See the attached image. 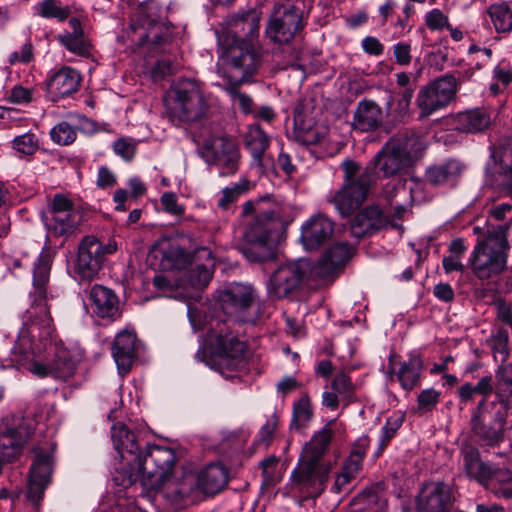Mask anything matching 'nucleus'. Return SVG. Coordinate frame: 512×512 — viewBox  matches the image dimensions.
Here are the masks:
<instances>
[{
  "label": "nucleus",
  "instance_id": "obj_52",
  "mask_svg": "<svg viewBox=\"0 0 512 512\" xmlns=\"http://www.w3.org/2000/svg\"><path fill=\"white\" fill-rule=\"evenodd\" d=\"M403 424V416H391L387 419L385 425L381 429L380 448L383 449L388 445L394 437L398 429Z\"/></svg>",
  "mask_w": 512,
  "mask_h": 512
},
{
  "label": "nucleus",
  "instance_id": "obj_25",
  "mask_svg": "<svg viewBox=\"0 0 512 512\" xmlns=\"http://www.w3.org/2000/svg\"><path fill=\"white\" fill-rule=\"evenodd\" d=\"M352 254V246L345 242L335 243L324 253L318 263L313 265L315 276L320 278L332 276L350 260Z\"/></svg>",
  "mask_w": 512,
  "mask_h": 512
},
{
  "label": "nucleus",
  "instance_id": "obj_50",
  "mask_svg": "<svg viewBox=\"0 0 512 512\" xmlns=\"http://www.w3.org/2000/svg\"><path fill=\"white\" fill-rule=\"evenodd\" d=\"M244 190L245 188L241 184H234L233 186L223 188L217 197L216 207L223 211H228Z\"/></svg>",
  "mask_w": 512,
  "mask_h": 512
},
{
  "label": "nucleus",
  "instance_id": "obj_60",
  "mask_svg": "<svg viewBox=\"0 0 512 512\" xmlns=\"http://www.w3.org/2000/svg\"><path fill=\"white\" fill-rule=\"evenodd\" d=\"M161 204L165 211L173 215H183L184 207L178 204L177 196L172 192L164 193L160 198Z\"/></svg>",
  "mask_w": 512,
  "mask_h": 512
},
{
  "label": "nucleus",
  "instance_id": "obj_14",
  "mask_svg": "<svg viewBox=\"0 0 512 512\" xmlns=\"http://www.w3.org/2000/svg\"><path fill=\"white\" fill-rule=\"evenodd\" d=\"M200 157L210 166H215L220 176L237 172L240 154L235 143L226 137H209L198 148Z\"/></svg>",
  "mask_w": 512,
  "mask_h": 512
},
{
  "label": "nucleus",
  "instance_id": "obj_56",
  "mask_svg": "<svg viewBox=\"0 0 512 512\" xmlns=\"http://www.w3.org/2000/svg\"><path fill=\"white\" fill-rule=\"evenodd\" d=\"M496 392L512 388V363L502 364L496 372Z\"/></svg>",
  "mask_w": 512,
  "mask_h": 512
},
{
  "label": "nucleus",
  "instance_id": "obj_21",
  "mask_svg": "<svg viewBox=\"0 0 512 512\" xmlns=\"http://www.w3.org/2000/svg\"><path fill=\"white\" fill-rule=\"evenodd\" d=\"M334 223L323 213L313 214L301 226L300 240L306 250H316L332 235Z\"/></svg>",
  "mask_w": 512,
  "mask_h": 512
},
{
  "label": "nucleus",
  "instance_id": "obj_47",
  "mask_svg": "<svg viewBox=\"0 0 512 512\" xmlns=\"http://www.w3.org/2000/svg\"><path fill=\"white\" fill-rule=\"evenodd\" d=\"M58 41L70 52L85 55L89 52V45L84 34L65 32L57 36Z\"/></svg>",
  "mask_w": 512,
  "mask_h": 512
},
{
  "label": "nucleus",
  "instance_id": "obj_51",
  "mask_svg": "<svg viewBox=\"0 0 512 512\" xmlns=\"http://www.w3.org/2000/svg\"><path fill=\"white\" fill-rule=\"evenodd\" d=\"M137 143L138 142L132 138H120L114 142L113 150L116 155L129 162L135 156Z\"/></svg>",
  "mask_w": 512,
  "mask_h": 512
},
{
  "label": "nucleus",
  "instance_id": "obj_64",
  "mask_svg": "<svg viewBox=\"0 0 512 512\" xmlns=\"http://www.w3.org/2000/svg\"><path fill=\"white\" fill-rule=\"evenodd\" d=\"M363 51L369 55L380 56L384 52V45L373 36H366L361 41Z\"/></svg>",
  "mask_w": 512,
  "mask_h": 512
},
{
  "label": "nucleus",
  "instance_id": "obj_54",
  "mask_svg": "<svg viewBox=\"0 0 512 512\" xmlns=\"http://www.w3.org/2000/svg\"><path fill=\"white\" fill-rule=\"evenodd\" d=\"M495 484L498 486H490L491 489L498 497L504 498L506 500H512V476L510 473L503 471V474L500 476V480H495Z\"/></svg>",
  "mask_w": 512,
  "mask_h": 512
},
{
  "label": "nucleus",
  "instance_id": "obj_10",
  "mask_svg": "<svg viewBox=\"0 0 512 512\" xmlns=\"http://www.w3.org/2000/svg\"><path fill=\"white\" fill-rule=\"evenodd\" d=\"M315 276L313 264L307 259L284 263L276 268L267 283V292L272 299H282L298 290Z\"/></svg>",
  "mask_w": 512,
  "mask_h": 512
},
{
  "label": "nucleus",
  "instance_id": "obj_58",
  "mask_svg": "<svg viewBox=\"0 0 512 512\" xmlns=\"http://www.w3.org/2000/svg\"><path fill=\"white\" fill-rule=\"evenodd\" d=\"M496 405L502 406V411L509 418L512 416V388L495 392L494 399L492 400ZM510 428H512V418L509 419Z\"/></svg>",
  "mask_w": 512,
  "mask_h": 512
},
{
  "label": "nucleus",
  "instance_id": "obj_16",
  "mask_svg": "<svg viewBox=\"0 0 512 512\" xmlns=\"http://www.w3.org/2000/svg\"><path fill=\"white\" fill-rule=\"evenodd\" d=\"M34 431L33 421L24 417L7 419L0 427V465L14 461Z\"/></svg>",
  "mask_w": 512,
  "mask_h": 512
},
{
  "label": "nucleus",
  "instance_id": "obj_39",
  "mask_svg": "<svg viewBox=\"0 0 512 512\" xmlns=\"http://www.w3.org/2000/svg\"><path fill=\"white\" fill-rule=\"evenodd\" d=\"M139 44H151L160 47L167 44L171 39V30L164 23L154 24L146 28L138 29Z\"/></svg>",
  "mask_w": 512,
  "mask_h": 512
},
{
  "label": "nucleus",
  "instance_id": "obj_32",
  "mask_svg": "<svg viewBox=\"0 0 512 512\" xmlns=\"http://www.w3.org/2000/svg\"><path fill=\"white\" fill-rule=\"evenodd\" d=\"M136 336L132 332L122 331L116 335L112 355L121 374H126L135 358Z\"/></svg>",
  "mask_w": 512,
  "mask_h": 512
},
{
  "label": "nucleus",
  "instance_id": "obj_9",
  "mask_svg": "<svg viewBox=\"0 0 512 512\" xmlns=\"http://www.w3.org/2000/svg\"><path fill=\"white\" fill-rule=\"evenodd\" d=\"M492 400L482 399L471 416V430L483 444L493 446L503 439L508 417Z\"/></svg>",
  "mask_w": 512,
  "mask_h": 512
},
{
  "label": "nucleus",
  "instance_id": "obj_24",
  "mask_svg": "<svg viewBox=\"0 0 512 512\" xmlns=\"http://www.w3.org/2000/svg\"><path fill=\"white\" fill-rule=\"evenodd\" d=\"M259 21V16L254 10L231 15L227 21L226 42H251L258 35Z\"/></svg>",
  "mask_w": 512,
  "mask_h": 512
},
{
  "label": "nucleus",
  "instance_id": "obj_19",
  "mask_svg": "<svg viewBox=\"0 0 512 512\" xmlns=\"http://www.w3.org/2000/svg\"><path fill=\"white\" fill-rule=\"evenodd\" d=\"M34 459L29 470V483L26 498L31 505L38 509L45 490L52 481L54 459L50 452L36 449Z\"/></svg>",
  "mask_w": 512,
  "mask_h": 512
},
{
  "label": "nucleus",
  "instance_id": "obj_49",
  "mask_svg": "<svg viewBox=\"0 0 512 512\" xmlns=\"http://www.w3.org/2000/svg\"><path fill=\"white\" fill-rule=\"evenodd\" d=\"M354 388L351 378L344 372L336 374L331 382V389L339 395L341 400L346 402L352 399Z\"/></svg>",
  "mask_w": 512,
  "mask_h": 512
},
{
  "label": "nucleus",
  "instance_id": "obj_27",
  "mask_svg": "<svg viewBox=\"0 0 512 512\" xmlns=\"http://www.w3.org/2000/svg\"><path fill=\"white\" fill-rule=\"evenodd\" d=\"M462 173L459 161L450 159L426 168L425 181L434 187H454Z\"/></svg>",
  "mask_w": 512,
  "mask_h": 512
},
{
  "label": "nucleus",
  "instance_id": "obj_26",
  "mask_svg": "<svg viewBox=\"0 0 512 512\" xmlns=\"http://www.w3.org/2000/svg\"><path fill=\"white\" fill-rule=\"evenodd\" d=\"M92 313L100 318L115 319L119 313L117 295L109 288L94 285L89 293Z\"/></svg>",
  "mask_w": 512,
  "mask_h": 512
},
{
  "label": "nucleus",
  "instance_id": "obj_17",
  "mask_svg": "<svg viewBox=\"0 0 512 512\" xmlns=\"http://www.w3.org/2000/svg\"><path fill=\"white\" fill-rule=\"evenodd\" d=\"M255 300L254 290L242 283L228 284L219 295V302L224 312L241 322H255L257 312L250 314Z\"/></svg>",
  "mask_w": 512,
  "mask_h": 512
},
{
  "label": "nucleus",
  "instance_id": "obj_1",
  "mask_svg": "<svg viewBox=\"0 0 512 512\" xmlns=\"http://www.w3.org/2000/svg\"><path fill=\"white\" fill-rule=\"evenodd\" d=\"M52 260L50 250L44 249L34 264L30 304L22 314V328L11 348L10 362L12 366L24 368L39 377L51 375L66 380L74 374L75 363L65 352L59 353L48 366L35 360L36 354L46 348L54 332L48 304L54 298L48 287Z\"/></svg>",
  "mask_w": 512,
  "mask_h": 512
},
{
  "label": "nucleus",
  "instance_id": "obj_2",
  "mask_svg": "<svg viewBox=\"0 0 512 512\" xmlns=\"http://www.w3.org/2000/svg\"><path fill=\"white\" fill-rule=\"evenodd\" d=\"M421 149L419 136L414 132H404L390 138L363 170L357 162L344 160L341 164L343 185L329 197V202L342 217L350 216L366 200L376 177L402 174L414 164Z\"/></svg>",
  "mask_w": 512,
  "mask_h": 512
},
{
  "label": "nucleus",
  "instance_id": "obj_6",
  "mask_svg": "<svg viewBox=\"0 0 512 512\" xmlns=\"http://www.w3.org/2000/svg\"><path fill=\"white\" fill-rule=\"evenodd\" d=\"M209 338L219 359L218 365L222 375L231 378L233 376L226 375L225 370L238 372L246 368L249 359L248 345L239 338L238 333L233 331L227 321L211 323Z\"/></svg>",
  "mask_w": 512,
  "mask_h": 512
},
{
  "label": "nucleus",
  "instance_id": "obj_36",
  "mask_svg": "<svg viewBox=\"0 0 512 512\" xmlns=\"http://www.w3.org/2000/svg\"><path fill=\"white\" fill-rule=\"evenodd\" d=\"M457 129L467 133L484 131L491 124L490 114L483 109L461 112L456 117Z\"/></svg>",
  "mask_w": 512,
  "mask_h": 512
},
{
  "label": "nucleus",
  "instance_id": "obj_8",
  "mask_svg": "<svg viewBox=\"0 0 512 512\" xmlns=\"http://www.w3.org/2000/svg\"><path fill=\"white\" fill-rule=\"evenodd\" d=\"M223 75L228 81L250 82L261 64V54L252 42H229L221 54Z\"/></svg>",
  "mask_w": 512,
  "mask_h": 512
},
{
  "label": "nucleus",
  "instance_id": "obj_40",
  "mask_svg": "<svg viewBox=\"0 0 512 512\" xmlns=\"http://www.w3.org/2000/svg\"><path fill=\"white\" fill-rule=\"evenodd\" d=\"M488 14L497 32L509 33L512 31V10L507 4L491 5Z\"/></svg>",
  "mask_w": 512,
  "mask_h": 512
},
{
  "label": "nucleus",
  "instance_id": "obj_55",
  "mask_svg": "<svg viewBox=\"0 0 512 512\" xmlns=\"http://www.w3.org/2000/svg\"><path fill=\"white\" fill-rule=\"evenodd\" d=\"M327 128L323 126H315L300 136L303 144L309 145H323L327 138Z\"/></svg>",
  "mask_w": 512,
  "mask_h": 512
},
{
  "label": "nucleus",
  "instance_id": "obj_3",
  "mask_svg": "<svg viewBox=\"0 0 512 512\" xmlns=\"http://www.w3.org/2000/svg\"><path fill=\"white\" fill-rule=\"evenodd\" d=\"M114 448L121 459V469L128 482L140 477L146 485L155 487L167 467L174 460V450L159 445L143 444L123 423H115L111 428Z\"/></svg>",
  "mask_w": 512,
  "mask_h": 512
},
{
  "label": "nucleus",
  "instance_id": "obj_45",
  "mask_svg": "<svg viewBox=\"0 0 512 512\" xmlns=\"http://www.w3.org/2000/svg\"><path fill=\"white\" fill-rule=\"evenodd\" d=\"M50 137L58 145L72 144L76 140L77 134L71 118L69 117L68 121H62L55 125L50 131Z\"/></svg>",
  "mask_w": 512,
  "mask_h": 512
},
{
  "label": "nucleus",
  "instance_id": "obj_61",
  "mask_svg": "<svg viewBox=\"0 0 512 512\" xmlns=\"http://www.w3.org/2000/svg\"><path fill=\"white\" fill-rule=\"evenodd\" d=\"M463 465L466 474H469L481 461L478 449L473 446H465L462 449Z\"/></svg>",
  "mask_w": 512,
  "mask_h": 512
},
{
  "label": "nucleus",
  "instance_id": "obj_35",
  "mask_svg": "<svg viewBox=\"0 0 512 512\" xmlns=\"http://www.w3.org/2000/svg\"><path fill=\"white\" fill-rule=\"evenodd\" d=\"M332 437L333 430L331 423H328L305 445L301 459L314 464H326L321 462V458L326 453Z\"/></svg>",
  "mask_w": 512,
  "mask_h": 512
},
{
  "label": "nucleus",
  "instance_id": "obj_34",
  "mask_svg": "<svg viewBox=\"0 0 512 512\" xmlns=\"http://www.w3.org/2000/svg\"><path fill=\"white\" fill-rule=\"evenodd\" d=\"M196 478L200 491L208 495H214L226 486L228 471L222 464L213 463L206 466Z\"/></svg>",
  "mask_w": 512,
  "mask_h": 512
},
{
  "label": "nucleus",
  "instance_id": "obj_44",
  "mask_svg": "<svg viewBox=\"0 0 512 512\" xmlns=\"http://www.w3.org/2000/svg\"><path fill=\"white\" fill-rule=\"evenodd\" d=\"M367 439H360L352 448L348 458L344 462L342 470L348 475L356 477L362 467V461L366 454Z\"/></svg>",
  "mask_w": 512,
  "mask_h": 512
},
{
  "label": "nucleus",
  "instance_id": "obj_48",
  "mask_svg": "<svg viewBox=\"0 0 512 512\" xmlns=\"http://www.w3.org/2000/svg\"><path fill=\"white\" fill-rule=\"evenodd\" d=\"M12 146L20 156H30L38 150L39 141L35 134L24 133L13 139Z\"/></svg>",
  "mask_w": 512,
  "mask_h": 512
},
{
  "label": "nucleus",
  "instance_id": "obj_42",
  "mask_svg": "<svg viewBox=\"0 0 512 512\" xmlns=\"http://www.w3.org/2000/svg\"><path fill=\"white\" fill-rule=\"evenodd\" d=\"M503 470L495 467L494 465L480 461L476 467L467 474L471 479L476 480L478 483L489 488L494 485L495 480H500Z\"/></svg>",
  "mask_w": 512,
  "mask_h": 512
},
{
  "label": "nucleus",
  "instance_id": "obj_41",
  "mask_svg": "<svg viewBox=\"0 0 512 512\" xmlns=\"http://www.w3.org/2000/svg\"><path fill=\"white\" fill-rule=\"evenodd\" d=\"M244 82L228 81L224 90L229 95L233 105H237L239 110L245 114L254 112V102L250 95L239 90V86Z\"/></svg>",
  "mask_w": 512,
  "mask_h": 512
},
{
  "label": "nucleus",
  "instance_id": "obj_30",
  "mask_svg": "<svg viewBox=\"0 0 512 512\" xmlns=\"http://www.w3.org/2000/svg\"><path fill=\"white\" fill-rule=\"evenodd\" d=\"M414 90L405 88L400 90L395 97H390L386 104L387 122L389 129L399 124H404L410 117V103Z\"/></svg>",
  "mask_w": 512,
  "mask_h": 512
},
{
  "label": "nucleus",
  "instance_id": "obj_46",
  "mask_svg": "<svg viewBox=\"0 0 512 512\" xmlns=\"http://www.w3.org/2000/svg\"><path fill=\"white\" fill-rule=\"evenodd\" d=\"M35 9L38 15L43 18H56L59 21H64L70 14L69 7H62L56 0H43L39 2Z\"/></svg>",
  "mask_w": 512,
  "mask_h": 512
},
{
  "label": "nucleus",
  "instance_id": "obj_38",
  "mask_svg": "<svg viewBox=\"0 0 512 512\" xmlns=\"http://www.w3.org/2000/svg\"><path fill=\"white\" fill-rule=\"evenodd\" d=\"M313 417L314 413L310 397L304 393L298 401L293 403L290 429L301 431L307 428Z\"/></svg>",
  "mask_w": 512,
  "mask_h": 512
},
{
  "label": "nucleus",
  "instance_id": "obj_7",
  "mask_svg": "<svg viewBox=\"0 0 512 512\" xmlns=\"http://www.w3.org/2000/svg\"><path fill=\"white\" fill-rule=\"evenodd\" d=\"M166 103L171 119L179 123L196 122L208 109L199 83L192 79L178 80L168 92Z\"/></svg>",
  "mask_w": 512,
  "mask_h": 512
},
{
  "label": "nucleus",
  "instance_id": "obj_37",
  "mask_svg": "<svg viewBox=\"0 0 512 512\" xmlns=\"http://www.w3.org/2000/svg\"><path fill=\"white\" fill-rule=\"evenodd\" d=\"M136 17V20L131 24V29L135 33L138 32V29L162 23V9L155 0H148L138 7Z\"/></svg>",
  "mask_w": 512,
  "mask_h": 512
},
{
  "label": "nucleus",
  "instance_id": "obj_62",
  "mask_svg": "<svg viewBox=\"0 0 512 512\" xmlns=\"http://www.w3.org/2000/svg\"><path fill=\"white\" fill-rule=\"evenodd\" d=\"M493 79L507 86L512 82V67L509 63L502 61L493 69Z\"/></svg>",
  "mask_w": 512,
  "mask_h": 512
},
{
  "label": "nucleus",
  "instance_id": "obj_29",
  "mask_svg": "<svg viewBox=\"0 0 512 512\" xmlns=\"http://www.w3.org/2000/svg\"><path fill=\"white\" fill-rule=\"evenodd\" d=\"M386 217L376 206H369L361 210L351 222L350 232L354 237L360 238L386 225Z\"/></svg>",
  "mask_w": 512,
  "mask_h": 512
},
{
  "label": "nucleus",
  "instance_id": "obj_13",
  "mask_svg": "<svg viewBox=\"0 0 512 512\" xmlns=\"http://www.w3.org/2000/svg\"><path fill=\"white\" fill-rule=\"evenodd\" d=\"M303 11L290 2L275 7L266 26V36L276 44L289 43L304 29Z\"/></svg>",
  "mask_w": 512,
  "mask_h": 512
},
{
  "label": "nucleus",
  "instance_id": "obj_20",
  "mask_svg": "<svg viewBox=\"0 0 512 512\" xmlns=\"http://www.w3.org/2000/svg\"><path fill=\"white\" fill-rule=\"evenodd\" d=\"M331 464H314L302 460L291 474L294 489L308 497H318L326 488Z\"/></svg>",
  "mask_w": 512,
  "mask_h": 512
},
{
  "label": "nucleus",
  "instance_id": "obj_4",
  "mask_svg": "<svg viewBox=\"0 0 512 512\" xmlns=\"http://www.w3.org/2000/svg\"><path fill=\"white\" fill-rule=\"evenodd\" d=\"M251 214L255 217L245 231L248 246L243 249V253L250 261L262 262L272 256V246L280 239L293 217L288 205L271 197L245 202L242 215Z\"/></svg>",
  "mask_w": 512,
  "mask_h": 512
},
{
  "label": "nucleus",
  "instance_id": "obj_63",
  "mask_svg": "<svg viewBox=\"0 0 512 512\" xmlns=\"http://www.w3.org/2000/svg\"><path fill=\"white\" fill-rule=\"evenodd\" d=\"M507 335H499L492 345L493 355L496 361L505 362L508 357Z\"/></svg>",
  "mask_w": 512,
  "mask_h": 512
},
{
  "label": "nucleus",
  "instance_id": "obj_11",
  "mask_svg": "<svg viewBox=\"0 0 512 512\" xmlns=\"http://www.w3.org/2000/svg\"><path fill=\"white\" fill-rule=\"evenodd\" d=\"M116 250L115 242L104 244L94 236H85L78 247L74 278L80 283H90L98 276L106 256Z\"/></svg>",
  "mask_w": 512,
  "mask_h": 512
},
{
  "label": "nucleus",
  "instance_id": "obj_59",
  "mask_svg": "<svg viewBox=\"0 0 512 512\" xmlns=\"http://www.w3.org/2000/svg\"><path fill=\"white\" fill-rule=\"evenodd\" d=\"M395 61L400 66H407L411 63V45L406 42H398L392 47Z\"/></svg>",
  "mask_w": 512,
  "mask_h": 512
},
{
  "label": "nucleus",
  "instance_id": "obj_31",
  "mask_svg": "<svg viewBox=\"0 0 512 512\" xmlns=\"http://www.w3.org/2000/svg\"><path fill=\"white\" fill-rule=\"evenodd\" d=\"M383 113L380 106L372 100H361L354 111L353 125L362 132L374 131L380 127Z\"/></svg>",
  "mask_w": 512,
  "mask_h": 512
},
{
  "label": "nucleus",
  "instance_id": "obj_18",
  "mask_svg": "<svg viewBox=\"0 0 512 512\" xmlns=\"http://www.w3.org/2000/svg\"><path fill=\"white\" fill-rule=\"evenodd\" d=\"M176 463V454L174 453V460L167 467H162L163 474L158 480V485L150 487L141 481L143 487L148 491H162L164 496L174 503H180L187 499H193L194 493L199 490L198 482L195 475L188 473L181 478H175L171 475V470Z\"/></svg>",
  "mask_w": 512,
  "mask_h": 512
},
{
  "label": "nucleus",
  "instance_id": "obj_33",
  "mask_svg": "<svg viewBox=\"0 0 512 512\" xmlns=\"http://www.w3.org/2000/svg\"><path fill=\"white\" fill-rule=\"evenodd\" d=\"M81 76L77 70L64 66L50 78L48 91L54 98H63L78 90Z\"/></svg>",
  "mask_w": 512,
  "mask_h": 512
},
{
  "label": "nucleus",
  "instance_id": "obj_5",
  "mask_svg": "<svg viewBox=\"0 0 512 512\" xmlns=\"http://www.w3.org/2000/svg\"><path fill=\"white\" fill-rule=\"evenodd\" d=\"M507 224L498 225L488 229L482 238H478L468 260L475 277L487 280L499 275L506 267L507 251Z\"/></svg>",
  "mask_w": 512,
  "mask_h": 512
},
{
  "label": "nucleus",
  "instance_id": "obj_57",
  "mask_svg": "<svg viewBox=\"0 0 512 512\" xmlns=\"http://www.w3.org/2000/svg\"><path fill=\"white\" fill-rule=\"evenodd\" d=\"M425 22L431 30H442L449 24L448 17L440 9H432L425 16Z\"/></svg>",
  "mask_w": 512,
  "mask_h": 512
},
{
  "label": "nucleus",
  "instance_id": "obj_43",
  "mask_svg": "<svg viewBox=\"0 0 512 512\" xmlns=\"http://www.w3.org/2000/svg\"><path fill=\"white\" fill-rule=\"evenodd\" d=\"M213 276V270L205 265H195L187 270L184 282L195 290L204 289Z\"/></svg>",
  "mask_w": 512,
  "mask_h": 512
},
{
  "label": "nucleus",
  "instance_id": "obj_23",
  "mask_svg": "<svg viewBox=\"0 0 512 512\" xmlns=\"http://www.w3.org/2000/svg\"><path fill=\"white\" fill-rule=\"evenodd\" d=\"M269 145L270 138L261 126L257 123L249 125L245 135V146L252 157L251 166L258 174H263L272 164L271 159L265 154Z\"/></svg>",
  "mask_w": 512,
  "mask_h": 512
},
{
  "label": "nucleus",
  "instance_id": "obj_53",
  "mask_svg": "<svg viewBox=\"0 0 512 512\" xmlns=\"http://www.w3.org/2000/svg\"><path fill=\"white\" fill-rule=\"evenodd\" d=\"M440 399V392L433 388L423 390L417 398L418 411L420 413H426L432 411L433 408L438 404Z\"/></svg>",
  "mask_w": 512,
  "mask_h": 512
},
{
  "label": "nucleus",
  "instance_id": "obj_28",
  "mask_svg": "<svg viewBox=\"0 0 512 512\" xmlns=\"http://www.w3.org/2000/svg\"><path fill=\"white\" fill-rule=\"evenodd\" d=\"M422 371V358L419 354L411 353L407 361L400 363L398 370L392 367L388 375L390 380L395 376L405 391H411L419 384Z\"/></svg>",
  "mask_w": 512,
  "mask_h": 512
},
{
  "label": "nucleus",
  "instance_id": "obj_22",
  "mask_svg": "<svg viewBox=\"0 0 512 512\" xmlns=\"http://www.w3.org/2000/svg\"><path fill=\"white\" fill-rule=\"evenodd\" d=\"M451 489L444 482H432L421 489L417 497V512H449Z\"/></svg>",
  "mask_w": 512,
  "mask_h": 512
},
{
  "label": "nucleus",
  "instance_id": "obj_12",
  "mask_svg": "<svg viewBox=\"0 0 512 512\" xmlns=\"http://www.w3.org/2000/svg\"><path fill=\"white\" fill-rule=\"evenodd\" d=\"M42 221L50 236L68 237L78 228L80 215L68 197L56 194L42 213Z\"/></svg>",
  "mask_w": 512,
  "mask_h": 512
},
{
  "label": "nucleus",
  "instance_id": "obj_15",
  "mask_svg": "<svg viewBox=\"0 0 512 512\" xmlns=\"http://www.w3.org/2000/svg\"><path fill=\"white\" fill-rule=\"evenodd\" d=\"M457 90L458 83L452 74H445L420 89L416 98L420 117L445 108L454 99Z\"/></svg>",
  "mask_w": 512,
  "mask_h": 512
}]
</instances>
